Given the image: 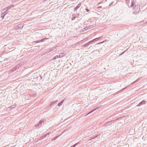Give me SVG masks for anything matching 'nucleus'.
<instances>
[{
    "mask_svg": "<svg viewBox=\"0 0 147 147\" xmlns=\"http://www.w3.org/2000/svg\"><path fill=\"white\" fill-rule=\"evenodd\" d=\"M140 9V6L138 4L136 5L134 7V13L135 14L138 13Z\"/></svg>",
    "mask_w": 147,
    "mask_h": 147,
    "instance_id": "obj_1",
    "label": "nucleus"
},
{
    "mask_svg": "<svg viewBox=\"0 0 147 147\" xmlns=\"http://www.w3.org/2000/svg\"><path fill=\"white\" fill-rule=\"evenodd\" d=\"M45 121V120L44 119H43L42 120H40L39 122V123L36 124L35 126V127H37L39 126L40 125H41L42 124V123H43L44 121Z\"/></svg>",
    "mask_w": 147,
    "mask_h": 147,
    "instance_id": "obj_2",
    "label": "nucleus"
},
{
    "mask_svg": "<svg viewBox=\"0 0 147 147\" xmlns=\"http://www.w3.org/2000/svg\"><path fill=\"white\" fill-rule=\"evenodd\" d=\"M147 103V101L144 100H142L137 105V107L140 106L142 105L146 104Z\"/></svg>",
    "mask_w": 147,
    "mask_h": 147,
    "instance_id": "obj_3",
    "label": "nucleus"
},
{
    "mask_svg": "<svg viewBox=\"0 0 147 147\" xmlns=\"http://www.w3.org/2000/svg\"><path fill=\"white\" fill-rule=\"evenodd\" d=\"M23 27V25L22 24H20L17 26L15 28L16 30L20 29L22 28Z\"/></svg>",
    "mask_w": 147,
    "mask_h": 147,
    "instance_id": "obj_4",
    "label": "nucleus"
},
{
    "mask_svg": "<svg viewBox=\"0 0 147 147\" xmlns=\"http://www.w3.org/2000/svg\"><path fill=\"white\" fill-rule=\"evenodd\" d=\"M99 108V107H96L95 109L92 110V111H90V112H88L87 114L85 116H86L87 115H89V114L91 113H92L94 111H95V110H96L97 109H98Z\"/></svg>",
    "mask_w": 147,
    "mask_h": 147,
    "instance_id": "obj_5",
    "label": "nucleus"
},
{
    "mask_svg": "<svg viewBox=\"0 0 147 147\" xmlns=\"http://www.w3.org/2000/svg\"><path fill=\"white\" fill-rule=\"evenodd\" d=\"M9 7H9V6H8L7 7L5 8H4L2 10V13H5V12L7 11L8 9H9L10 8Z\"/></svg>",
    "mask_w": 147,
    "mask_h": 147,
    "instance_id": "obj_6",
    "label": "nucleus"
},
{
    "mask_svg": "<svg viewBox=\"0 0 147 147\" xmlns=\"http://www.w3.org/2000/svg\"><path fill=\"white\" fill-rule=\"evenodd\" d=\"M81 5V3H79V4L78 5L76 6V7L74 8V11H76L77 10L78 8H80Z\"/></svg>",
    "mask_w": 147,
    "mask_h": 147,
    "instance_id": "obj_7",
    "label": "nucleus"
},
{
    "mask_svg": "<svg viewBox=\"0 0 147 147\" xmlns=\"http://www.w3.org/2000/svg\"><path fill=\"white\" fill-rule=\"evenodd\" d=\"M49 134V133H48L44 135L43 136L41 137L40 138V140H42V139L45 138L46 136Z\"/></svg>",
    "mask_w": 147,
    "mask_h": 147,
    "instance_id": "obj_8",
    "label": "nucleus"
},
{
    "mask_svg": "<svg viewBox=\"0 0 147 147\" xmlns=\"http://www.w3.org/2000/svg\"><path fill=\"white\" fill-rule=\"evenodd\" d=\"M46 39H47V38H45V39L43 38V39H41V40L36 41H35V42L36 43H39L40 42H44L45 40Z\"/></svg>",
    "mask_w": 147,
    "mask_h": 147,
    "instance_id": "obj_9",
    "label": "nucleus"
},
{
    "mask_svg": "<svg viewBox=\"0 0 147 147\" xmlns=\"http://www.w3.org/2000/svg\"><path fill=\"white\" fill-rule=\"evenodd\" d=\"M136 1V0H131V7H133L135 4Z\"/></svg>",
    "mask_w": 147,
    "mask_h": 147,
    "instance_id": "obj_10",
    "label": "nucleus"
},
{
    "mask_svg": "<svg viewBox=\"0 0 147 147\" xmlns=\"http://www.w3.org/2000/svg\"><path fill=\"white\" fill-rule=\"evenodd\" d=\"M102 36H101L99 37H98V38H95L93 40V42H95V41H97L98 40H99V39H100V38H102Z\"/></svg>",
    "mask_w": 147,
    "mask_h": 147,
    "instance_id": "obj_11",
    "label": "nucleus"
},
{
    "mask_svg": "<svg viewBox=\"0 0 147 147\" xmlns=\"http://www.w3.org/2000/svg\"><path fill=\"white\" fill-rule=\"evenodd\" d=\"M24 64V62H20L18 65H17V67H19L20 66H21Z\"/></svg>",
    "mask_w": 147,
    "mask_h": 147,
    "instance_id": "obj_12",
    "label": "nucleus"
},
{
    "mask_svg": "<svg viewBox=\"0 0 147 147\" xmlns=\"http://www.w3.org/2000/svg\"><path fill=\"white\" fill-rule=\"evenodd\" d=\"M66 53L65 52L61 53L59 55L60 57H62L63 56H64L66 55Z\"/></svg>",
    "mask_w": 147,
    "mask_h": 147,
    "instance_id": "obj_13",
    "label": "nucleus"
},
{
    "mask_svg": "<svg viewBox=\"0 0 147 147\" xmlns=\"http://www.w3.org/2000/svg\"><path fill=\"white\" fill-rule=\"evenodd\" d=\"M63 101H64V100H61V102H59V103H58V105H57L58 106H59V107L61 105H62V104L63 103Z\"/></svg>",
    "mask_w": 147,
    "mask_h": 147,
    "instance_id": "obj_14",
    "label": "nucleus"
},
{
    "mask_svg": "<svg viewBox=\"0 0 147 147\" xmlns=\"http://www.w3.org/2000/svg\"><path fill=\"white\" fill-rule=\"evenodd\" d=\"M59 57H60L59 56V55H56V56H55V57H54L53 58V60H55L56 59L59 58Z\"/></svg>",
    "mask_w": 147,
    "mask_h": 147,
    "instance_id": "obj_15",
    "label": "nucleus"
},
{
    "mask_svg": "<svg viewBox=\"0 0 147 147\" xmlns=\"http://www.w3.org/2000/svg\"><path fill=\"white\" fill-rule=\"evenodd\" d=\"M58 100H56L55 101H52L51 102V104L50 105V106H51L52 105H54L57 101Z\"/></svg>",
    "mask_w": 147,
    "mask_h": 147,
    "instance_id": "obj_16",
    "label": "nucleus"
},
{
    "mask_svg": "<svg viewBox=\"0 0 147 147\" xmlns=\"http://www.w3.org/2000/svg\"><path fill=\"white\" fill-rule=\"evenodd\" d=\"M95 26L94 25H90L89 26H88L87 27L88 29V28H92L93 27H94Z\"/></svg>",
    "mask_w": 147,
    "mask_h": 147,
    "instance_id": "obj_17",
    "label": "nucleus"
},
{
    "mask_svg": "<svg viewBox=\"0 0 147 147\" xmlns=\"http://www.w3.org/2000/svg\"><path fill=\"white\" fill-rule=\"evenodd\" d=\"M87 40V38H86L83 40H81V41H80V42L78 43V44H80V43H82V41H86Z\"/></svg>",
    "mask_w": 147,
    "mask_h": 147,
    "instance_id": "obj_18",
    "label": "nucleus"
},
{
    "mask_svg": "<svg viewBox=\"0 0 147 147\" xmlns=\"http://www.w3.org/2000/svg\"><path fill=\"white\" fill-rule=\"evenodd\" d=\"M89 45L88 44V43L87 42V43H86L84 44L83 45V47H87Z\"/></svg>",
    "mask_w": 147,
    "mask_h": 147,
    "instance_id": "obj_19",
    "label": "nucleus"
},
{
    "mask_svg": "<svg viewBox=\"0 0 147 147\" xmlns=\"http://www.w3.org/2000/svg\"><path fill=\"white\" fill-rule=\"evenodd\" d=\"M126 87H125V88H123L121 90H119V91H118V92H117V93H119V92H122V91L123 90H124L125 89V88H126Z\"/></svg>",
    "mask_w": 147,
    "mask_h": 147,
    "instance_id": "obj_20",
    "label": "nucleus"
},
{
    "mask_svg": "<svg viewBox=\"0 0 147 147\" xmlns=\"http://www.w3.org/2000/svg\"><path fill=\"white\" fill-rule=\"evenodd\" d=\"M7 13H5V14H3V15H2L1 16V18H2V19H3L4 18V16Z\"/></svg>",
    "mask_w": 147,
    "mask_h": 147,
    "instance_id": "obj_21",
    "label": "nucleus"
},
{
    "mask_svg": "<svg viewBox=\"0 0 147 147\" xmlns=\"http://www.w3.org/2000/svg\"><path fill=\"white\" fill-rule=\"evenodd\" d=\"M58 136H56V137L53 138L52 140L53 141V140H56L58 137Z\"/></svg>",
    "mask_w": 147,
    "mask_h": 147,
    "instance_id": "obj_22",
    "label": "nucleus"
},
{
    "mask_svg": "<svg viewBox=\"0 0 147 147\" xmlns=\"http://www.w3.org/2000/svg\"><path fill=\"white\" fill-rule=\"evenodd\" d=\"M80 15V13H77L76 14L74 15H75L76 17L77 16V17H79Z\"/></svg>",
    "mask_w": 147,
    "mask_h": 147,
    "instance_id": "obj_23",
    "label": "nucleus"
},
{
    "mask_svg": "<svg viewBox=\"0 0 147 147\" xmlns=\"http://www.w3.org/2000/svg\"><path fill=\"white\" fill-rule=\"evenodd\" d=\"M93 40H91L89 42H88V44L89 45L91 43H92L93 42Z\"/></svg>",
    "mask_w": 147,
    "mask_h": 147,
    "instance_id": "obj_24",
    "label": "nucleus"
},
{
    "mask_svg": "<svg viewBox=\"0 0 147 147\" xmlns=\"http://www.w3.org/2000/svg\"><path fill=\"white\" fill-rule=\"evenodd\" d=\"M112 121H108V122H106V123H107V124H111V122H112Z\"/></svg>",
    "mask_w": 147,
    "mask_h": 147,
    "instance_id": "obj_25",
    "label": "nucleus"
},
{
    "mask_svg": "<svg viewBox=\"0 0 147 147\" xmlns=\"http://www.w3.org/2000/svg\"><path fill=\"white\" fill-rule=\"evenodd\" d=\"M76 16L73 17V18H71V20H74L76 18Z\"/></svg>",
    "mask_w": 147,
    "mask_h": 147,
    "instance_id": "obj_26",
    "label": "nucleus"
},
{
    "mask_svg": "<svg viewBox=\"0 0 147 147\" xmlns=\"http://www.w3.org/2000/svg\"><path fill=\"white\" fill-rule=\"evenodd\" d=\"M17 66H16V67H15L14 68H13V69H12V71H14L16 70V69L17 68Z\"/></svg>",
    "mask_w": 147,
    "mask_h": 147,
    "instance_id": "obj_27",
    "label": "nucleus"
},
{
    "mask_svg": "<svg viewBox=\"0 0 147 147\" xmlns=\"http://www.w3.org/2000/svg\"><path fill=\"white\" fill-rule=\"evenodd\" d=\"M48 52L47 51L44 52V53H43V55H45L48 54L49 53H48Z\"/></svg>",
    "mask_w": 147,
    "mask_h": 147,
    "instance_id": "obj_28",
    "label": "nucleus"
},
{
    "mask_svg": "<svg viewBox=\"0 0 147 147\" xmlns=\"http://www.w3.org/2000/svg\"><path fill=\"white\" fill-rule=\"evenodd\" d=\"M9 6V7H9L10 8L11 7H13L14 6V5H10Z\"/></svg>",
    "mask_w": 147,
    "mask_h": 147,
    "instance_id": "obj_29",
    "label": "nucleus"
},
{
    "mask_svg": "<svg viewBox=\"0 0 147 147\" xmlns=\"http://www.w3.org/2000/svg\"><path fill=\"white\" fill-rule=\"evenodd\" d=\"M52 51V50H51V49H50L48 50L47 51L48 52V53H49L51 51Z\"/></svg>",
    "mask_w": 147,
    "mask_h": 147,
    "instance_id": "obj_30",
    "label": "nucleus"
},
{
    "mask_svg": "<svg viewBox=\"0 0 147 147\" xmlns=\"http://www.w3.org/2000/svg\"><path fill=\"white\" fill-rule=\"evenodd\" d=\"M97 136H95L94 137H92V138H91V139H94V138H95L96 137H97Z\"/></svg>",
    "mask_w": 147,
    "mask_h": 147,
    "instance_id": "obj_31",
    "label": "nucleus"
},
{
    "mask_svg": "<svg viewBox=\"0 0 147 147\" xmlns=\"http://www.w3.org/2000/svg\"><path fill=\"white\" fill-rule=\"evenodd\" d=\"M113 2H111V3L109 5V6H110L111 5H112L113 4Z\"/></svg>",
    "mask_w": 147,
    "mask_h": 147,
    "instance_id": "obj_32",
    "label": "nucleus"
},
{
    "mask_svg": "<svg viewBox=\"0 0 147 147\" xmlns=\"http://www.w3.org/2000/svg\"><path fill=\"white\" fill-rule=\"evenodd\" d=\"M85 10L88 12L89 11V10L87 9V8H86L85 9Z\"/></svg>",
    "mask_w": 147,
    "mask_h": 147,
    "instance_id": "obj_33",
    "label": "nucleus"
},
{
    "mask_svg": "<svg viewBox=\"0 0 147 147\" xmlns=\"http://www.w3.org/2000/svg\"><path fill=\"white\" fill-rule=\"evenodd\" d=\"M138 80H136V81H135V82H133L131 84H134V83H135V82H137L138 81Z\"/></svg>",
    "mask_w": 147,
    "mask_h": 147,
    "instance_id": "obj_34",
    "label": "nucleus"
},
{
    "mask_svg": "<svg viewBox=\"0 0 147 147\" xmlns=\"http://www.w3.org/2000/svg\"><path fill=\"white\" fill-rule=\"evenodd\" d=\"M14 107H15V106H14V105H13L11 106V108H13Z\"/></svg>",
    "mask_w": 147,
    "mask_h": 147,
    "instance_id": "obj_35",
    "label": "nucleus"
},
{
    "mask_svg": "<svg viewBox=\"0 0 147 147\" xmlns=\"http://www.w3.org/2000/svg\"><path fill=\"white\" fill-rule=\"evenodd\" d=\"M101 7H102L101 6H99V7H98V8H101Z\"/></svg>",
    "mask_w": 147,
    "mask_h": 147,
    "instance_id": "obj_36",
    "label": "nucleus"
},
{
    "mask_svg": "<svg viewBox=\"0 0 147 147\" xmlns=\"http://www.w3.org/2000/svg\"><path fill=\"white\" fill-rule=\"evenodd\" d=\"M106 124H107L106 123V122H105L104 124V125H105Z\"/></svg>",
    "mask_w": 147,
    "mask_h": 147,
    "instance_id": "obj_37",
    "label": "nucleus"
},
{
    "mask_svg": "<svg viewBox=\"0 0 147 147\" xmlns=\"http://www.w3.org/2000/svg\"><path fill=\"white\" fill-rule=\"evenodd\" d=\"M103 42V41L102 42H101L100 43H98V44H99L100 43H102Z\"/></svg>",
    "mask_w": 147,
    "mask_h": 147,
    "instance_id": "obj_38",
    "label": "nucleus"
},
{
    "mask_svg": "<svg viewBox=\"0 0 147 147\" xmlns=\"http://www.w3.org/2000/svg\"><path fill=\"white\" fill-rule=\"evenodd\" d=\"M126 1H128L129 3V1H130V0H129V1H128V0H126Z\"/></svg>",
    "mask_w": 147,
    "mask_h": 147,
    "instance_id": "obj_39",
    "label": "nucleus"
},
{
    "mask_svg": "<svg viewBox=\"0 0 147 147\" xmlns=\"http://www.w3.org/2000/svg\"><path fill=\"white\" fill-rule=\"evenodd\" d=\"M100 3H98L97 4V5H99V4H100Z\"/></svg>",
    "mask_w": 147,
    "mask_h": 147,
    "instance_id": "obj_40",
    "label": "nucleus"
},
{
    "mask_svg": "<svg viewBox=\"0 0 147 147\" xmlns=\"http://www.w3.org/2000/svg\"><path fill=\"white\" fill-rule=\"evenodd\" d=\"M142 22V24H144V23H143V22Z\"/></svg>",
    "mask_w": 147,
    "mask_h": 147,
    "instance_id": "obj_41",
    "label": "nucleus"
},
{
    "mask_svg": "<svg viewBox=\"0 0 147 147\" xmlns=\"http://www.w3.org/2000/svg\"><path fill=\"white\" fill-rule=\"evenodd\" d=\"M84 41H82V43L83 42H84Z\"/></svg>",
    "mask_w": 147,
    "mask_h": 147,
    "instance_id": "obj_42",
    "label": "nucleus"
}]
</instances>
